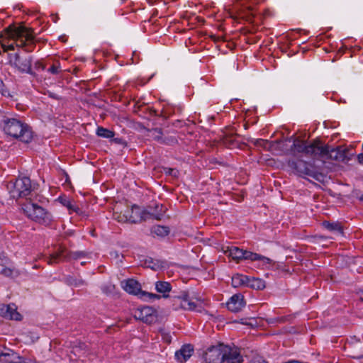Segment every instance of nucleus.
Here are the masks:
<instances>
[{
  "label": "nucleus",
  "mask_w": 363,
  "mask_h": 363,
  "mask_svg": "<svg viewBox=\"0 0 363 363\" xmlns=\"http://www.w3.org/2000/svg\"><path fill=\"white\" fill-rule=\"evenodd\" d=\"M0 55L14 50L15 47L23 48L26 52H32L35 46L33 30L24 26H9L0 35Z\"/></svg>",
  "instance_id": "1"
},
{
  "label": "nucleus",
  "mask_w": 363,
  "mask_h": 363,
  "mask_svg": "<svg viewBox=\"0 0 363 363\" xmlns=\"http://www.w3.org/2000/svg\"><path fill=\"white\" fill-rule=\"evenodd\" d=\"M4 130L7 135L25 143H30L33 137L30 128L15 118L9 119L5 122Z\"/></svg>",
  "instance_id": "2"
},
{
  "label": "nucleus",
  "mask_w": 363,
  "mask_h": 363,
  "mask_svg": "<svg viewBox=\"0 0 363 363\" xmlns=\"http://www.w3.org/2000/svg\"><path fill=\"white\" fill-rule=\"evenodd\" d=\"M22 210L29 219L40 225L48 226L53 221L50 212L30 201L22 205Z\"/></svg>",
  "instance_id": "3"
},
{
  "label": "nucleus",
  "mask_w": 363,
  "mask_h": 363,
  "mask_svg": "<svg viewBox=\"0 0 363 363\" xmlns=\"http://www.w3.org/2000/svg\"><path fill=\"white\" fill-rule=\"evenodd\" d=\"M224 253L233 260L239 262L240 260L261 261L264 264H270L272 260L257 253L240 249L235 246H228L224 250Z\"/></svg>",
  "instance_id": "4"
},
{
  "label": "nucleus",
  "mask_w": 363,
  "mask_h": 363,
  "mask_svg": "<svg viewBox=\"0 0 363 363\" xmlns=\"http://www.w3.org/2000/svg\"><path fill=\"white\" fill-rule=\"evenodd\" d=\"M319 140H314L311 144L307 145L305 141L296 138L294 140L290 151L294 156H297L301 153L316 160L317 155H320L319 154H321L323 151L319 147Z\"/></svg>",
  "instance_id": "5"
},
{
  "label": "nucleus",
  "mask_w": 363,
  "mask_h": 363,
  "mask_svg": "<svg viewBox=\"0 0 363 363\" xmlns=\"http://www.w3.org/2000/svg\"><path fill=\"white\" fill-rule=\"evenodd\" d=\"M164 212L165 210L163 209L162 206H161L160 212L157 213H150L147 210H142L138 206H133L131 208L128 206L125 208V213H128L129 222L134 223H139L150 218L161 220Z\"/></svg>",
  "instance_id": "6"
},
{
  "label": "nucleus",
  "mask_w": 363,
  "mask_h": 363,
  "mask_svg": "<svg viewBox=\"0 0 363 363\" xmlns=\"http://www.w3.org/2000/svg\"><path fill=\"white\" fill-rule=\"evenodd\" d=\"M7 188L11 196L14 199L26 197L31 191V182L28 177L18 178L15 182H10Z\"/></svg>",
  "instance_id": "7"
},
{
  "label": "nucleus",
  "mask_w": 363,
  "mask_h": 363,
  "mask_svg": "<svg viewBox=\"0 0 363 363\" xmlns=\"http://www.w3.org/2000/svg\"><path fill=\"white\" fill-rule=\"evenodd\" d=\"M121 286L128 294L138 296L145 301L159 299L160 298L157 294L142 291L140 284L133 279L121 281Z\"/></svg>",
  "instance_id": "8"
},
{
  "label": "nucleus",
  "mask_w": 363,
  "mask_h": 363,
  "mask_svg": "<svg viewBox=\"0 0 363 363\" xmlns=\"http://www.w3.org/2000/svg\"><path fill=\"white\" fill-rule=\"evenodd\" d=\"M319 147L322 149L323 152L317 155L316 160L325 161L328 159H333L335 160H343L345 157V149L342 147H337L336 148H330L328 146L323 145L320 142L319 143Z\"/></svg>",
  "instance_id": "9"
},
{
  "label": "nucleus",
  "mask_w": 363,
  "mask_h": 363,
  "mask_svg": "<svg viewBox=\"0 0 363 363\" xmlns=\"http://www.w3.org/2000/svg\"><path fill=\"white\" fill-rule=\"evenodd\" d=\"M288 166L294 173L299 175L314 176L313 166L302 160H289L288 161Z\"/></svg>",
  "instance_id": "10"
},
{
  "label": "nucleus",
  "mask_w": 363,
  "mask_h": 363,
  "mask_svg": "<svg viewBox=\"0 0 363 363\" xmlns=\"http://www.w3.org/2000/svg\"><path fill=\"white\" fill-rule=\"evenodd\" d=\"M225 353H223V344L213 346L207 350L204 354L206 363H223Z\"/></svg>",
  "instance_id": "11"
},
{
  "label": "nucleus",
  "mask_w": 363,
  "mask_h": 363,
  "mask_svg": "<svg viewBox=\"0 0 363 363\" xmlns=\"http://www.w3.org/2000/svg\"><path fill=\"white\" fill-rule=\"evenodd\" d=\"M67 257L69 259H77L81 257H85V252H74L67 254L65 249H60L58 252L47 257L46 259L48 264H53L63 260Z\"/></svg>",
  "instance_id": "12"
},
{
  "label": "nucleus",
  "mask_w": 363,
  "mask_h": 363,
  "mask_svg": "<svg viewBox=\"0 0 363 363\" xmlns=\"http://www.w3.org/2000/svg\"><path fill=\"white\" fill-rule=\"evenodd\" d=\"M134 316L136 319L147 323H152L156 320L155 311L149 306H144L137 309L135 311Z\"/></svg>",
  "instance_id": "13"
},
{
  "label": "nucleus",
  "mask_w": 363,
  "mask_h": 363,
  "mask_svg": "<svg viewBox=\"0 0 363 363\" xmlns=\"http://www.w3.org/2000/svg\"><path fill=\"white\" fill-rule=\"evenodd\" d=\"M0 315L5 318L21 320L22 315L17 311L15 304H2L0 306Z\"/></svg>",
  "instance_id": "14"
},
{
  "label": "nucleus",
  "mask_w": 363,
  "mask_h": 363,
  "mask_svg": "<svg viewBox=\"0 0 363 363\" xmlns=\"http://www.w3.org/2000/svg\"><path fill=\"white\" fill-rule=\"evenodd\" d=\"M223 353H225L223 362L241 363L242 362V357L236 347H230L223 345Z\"/></svg>",
  "instance_id": "15"
},
{
  "label": "nucleus",
  "mask_w": 363,
  "mask_h": 363,
  "mask_svg": "<svg viewBox=\"0 0 363 363\" xmlns=\"http://www.w3.org/2000/svg\"><path fill=\"white\" fill-rule=\"evenodd\" d=\"M246 303L244 300V296L241 294H234L229 301L227 302V308L229 311L237 313L240 311Z\"/></svg>",
  "instance_id": "16"
},
{
  "label": "nucleus",
  "mask_w": 363,
  "mask_h": 363,
  "mask_svg": "<svg viewBox=\"0 0 363 363\" xmlns=\"http://www.w3.org/2000/svg\"><path fill=\"white\" fill-rule=\"evenodd\" d=\"M174 302V305L179 306L184 310L199 311L196 302L193 300H190L186 294L175 297Z\"/></svg>",
  "instance_id": "17"
},
{
  "label": "nucleus",
  "mask_w": 363,
  "mask_h": 363,
  "mask_svg": "<svg viewBox=\"0 0 363 363\" xmlns=\"http://www.w3.org/2000/svg\"><path fill=\"white\" fill-rule=\"evenodd\" d=\"M194 352V347L191 345H184L179 351L176 352L175 357L180 362H186Z\"/></svg>",
  "instance_id": "18"
},
{
  "label": "nucleus",
  "mask_w": 363,
  "mask_h": 363,
  "mask_svg": "<svg viewBox=\"0 0 363 363\" xmlns=\"http://www.w3.org/2000/svg\"><path fill=\"white\" fill-rule=\"evenodd\" d=\"M18 68L23 72L30 73L31 71V59L30 57L21 59L18 57L16 62Z\"/></svg>",
  "instance_id": "19"
},
{
  "label": "nucleus",
  "mask_w": 363,
  "mask_h": 363,
  "mask_svg": "<svg viewBox=\"0 0 363 363\" xmlns=\"http://www.w3.org/2000/svg\"><path fill=\"white\" fill-rule=\"evenodd\" d=\"M253 143L257 147H262L266 150H273L274 147L279 144V142H269L264 139H256L253 141Z\"/></svg>",
  "instance_id": "20"
},
{
  "label": "nucleus",
  "mask_w": 363,
  "mask_h": 363,
  "mask_svg": "<svg viewBox=\"0 0 363 363\" xmlns=\"http://www.w3.org/2000/svg\"><path fill=\"white\" fill-rule=\"evenodd\" d=\"M58 199L60 202L69 211V213L72 212H76L77 213H80L79 208L74 204L67 197H60Z\"/></svg>",
  "instance_id": "21"
},
{
  "label": "nucleus",
  "mask_w": 363,
  "mask_h": 363,
  "mask_svg": "<svg viewBox=\"0 0 363 363\" xmlns=\"http://www.w3.org/2000/svg\"><path fill=\"white\" fill-rule=\"evenodd\" d=\"M248 279L249 278L245 275L237 274L232 277L231 284L235 288L247 285Z\"/></svg>",
  "instance_id": "22"
},
{
  "label": "nucleus",
  "mask_w": 363,
  "mask_h": 363,
  "mask_svg": "<svg viewBox=\"0 0 363 363\" xmlns=\"http://www.w3.org/2000/svg\"><path fill=\"white\" fill-rule=\"evenodd\" d=\"M155 288L157 292L163 294V297H167L165 294L169 293L172 288L171 285L167 281H157L155 284Z\"/></svg>",
  "instance_id": "23"
},
{
  "label": "nucleus",
  "mask_w": 363,
  "mask_h": 363,
  "mask_svg": "<svg viewBox=\"0 0 363 363\" xmlns=\"http://www.w3.org/2000/svg\"><path fill=\"white\" fill-rule=\"evenodd\" d=\"M235 137V134L233 133L225 134L222 139L223 143L230 148L236 147L238 145V143L236 142Z\"/></svg>",
  "instance_id": "24"
},
{
  "label": "nucleus",
  "mask_w": 363,
  "mask_h": 363,
  "mask_svg": "<svg viewBox=\"0 0 363 363\" xmlns=\"http://www.w3.org/2000/svg\"><path fill=\"white\" fill-rule=\"evenodd\" d=\"M323 225L326 229L330 231L337 232L339 234L342 233V228L339 223H330L325 221L323 223Z\"/></svg>",
  "instance_id": "25"
},
{
  "label": "nucleus",
  "mask_w": 363,
  "mask_h": 363,
  "mask_svg": "<svg viewBox=\"0 0 363 363\" xmlns=\"http://www.w3.org/2000/svg\"><path fill=\"white\" fill-rule=\"evenodd\" d=\"M247 285L259 290L265 287L264 281L257 278L248 279Z\"/></svg>",
  "instance_id": "26"
},
{
  "label": "nucleus",
  "mask_w": 363,
  "mask_h": 363,
  "mask_svg": "<svg viewBox=\"0 0 363 363\" xmlns=\"http://www.w3.org/2000/svg\"><path fill=\"white\" fill-rule=\"evenodd\" d=\"M113 218L120 223L129 222L128 213H125V208L123 211H115L113 214Z\"/></svg>",
  "instance_id": "27"
},
{
  "label": "nucleus",
  "mask_w": 363,
  "mask_h": 363,
  "mask_svg": "<svg viewBox=\"0 0 363 363\" xmlns=\"http://www.w3.org/2000/svg\"><path fill=\"white\" fill-rule=\"evenodd\" d=\"M96 134L98 136L104 138H111L115 135L114 132L103 127H99L97 128Z\"/></svg>",
  "instance_id": "28"
},
{
  "label": "nucleus",
  "mask_w": 363,
  "mask_h": 363,
  "mask_svg": "<svg viewBox=\"0 0 363 363\" xmlns=\"http://www.w3.org/2000/svg\"><path fill=\"white\" fill-rule=\"evenodd\" d=\"M152 232L158 236H165L169 234V228L165 226L157 225L152 229Z\"/></svg>",
  "instance_id": "29"
},
{
  "label": "nucleus",
  "mask_w": 363,
  "mask_h": 363,
  "mask_svg": "<svg viewBox=\"0 0 363 363\" xmlns=\"http://www.w3.org/2000/svg\"><path fill=\"white\" fill-rule=\"evenodd\" d=\"M48 72L52 74H57L62 72L60 65L59 62L54 63L48 69Z\"/></svg>",
  "instance_id": "30"
},
{
  "label": "nucleus",
  "mask_w": 363,
  "mask_h": 363,
  "mask_svg": "<svg viewBox=\"0 0 363 363\" xmlns=\"http://www.w3.org/2000/svg\"><path fill=\"white\" fill-rule=\"evenodd\" d=\"M115 289V286L111 283H108L101 286V290L103 293L106 294H110L113 292Z\"/></svg>",
  "instance_id": "31"
},
{
  "label": "nucleus",
  "mask_w": 363,
  "mask_h": 363,
  "mask_svg": "<svg viewBox=\"0 0 363 363\" xmlns=\"http://www.w3.org/2000/svg\"><path fill=\"white\" fill-rule=\"evenodd\" d=\"M164 170H165L166 174L172 175L174 177H177V175H178V171L175 169L166 168Z\"/></svg>",
  "instance_id": "32"
},
{
  "label": "nucleus",
  "mask_w": 363,
  "mask_h": 363,
  "mask_svg": "<svg viewBox=\"0 0 363 363\" xmlns=\"http://www.w3.org/2000/svg\"><path fill=\"white\" fill-rule=\"evenodd\" d=\"M85 284V281L82 279H79L77 281L75 282L74 285L76 286H82V285H84Z\"/></svg>",
  "instance_id": "33"
},
{
  "label": "nucleus",
  "mask_w": 363,
  "mask_h": 363,
  "mask_svg": "<svg viewBox=\"0 0 363 363\" xmlns=\"http://www.w3.org/2000/svg\"><path fill=\"white\" fill-rule=\"evenodd\" d=\"M357 159H358V162L360 164H363V153L358 155Z\"/></svg>",
  "instance_id": "34"
},
{
  "label": "nucleus",
  "mask_w": 363,
  "mask_h": 363,
  "mask_svg": "<svg viewBox=\"0 0 363 363\" xmlns=\"http://www.w3.org/2000/svg\"><path fill=\"white\" fill-rule=\"evenodd\" d=\"M23 363H36L35 360L29 359L28 361H24Z\"/></svg>",
  "instance_id": "35"
},
{
  "label": "nucleus",
  "mask_w": 363,
  "mask_h": 363,
  "mask_svg": "<svg viewBox=\"0 0 363 363\" xmlns=\"http://www.w3.org/2000/svg\"><path fill=\"white\" fill-rule=\"evenodd\" d=\"M164 339H165V340H166L167 342H170V340L169 339V337H164Z\"/></svg>",
  "instance_id": "36"
},
{
  "label": "nucleus",
  "mask_w": 363,
  "mask_h": 363,
  "mask_svg": "<svg viewBox=\"0 0 363 363\" xmlns=\"http://www.w3.org/2000/svg\"><path fill=\"white\" fill-rule=\"evenodd\" d=\"M7 355H9V354H7V353H2L1 354V356H7Z\"/></svg>",
  "instance_id": "37"
},
{
  "label": "nucleus",
  "mask_w": 363,
  "mask_h": 363,
  "mask_svg": "<svg viewBox=\"0 0 363 363\" xmlns=\"http://www.w3.org/2000/svg\"><path fill=\"white\" fill-rule=\"evenodd\" d=\"M56 18H57V16H55L53 17L54 21H56Z\"/></svg>",
  "instance_id": "38"
},
{
  "label": "nucleus",
  "mask_w": 363,
  "mask_h": 363,
  "mask_svg": "<svg viewBox=\"0 0 363 363\" xmlns=\"http://www.w3.org/2000/svg\"><path fill=\"white\" fill-rule=\"evenodd\" d=\"M56 18H57V16H55L53 17L54 21H56Z\"/></svg>",
  "instance_id": "39"
},
{
  "label": "nucleus",
  "mask_w": 363,
  "mask_h": 363,
  "mask_svg": "<svg viewBox=\"0 0 363 363\" xmlns=\"http://www.w3.org/2000/svg\"><path fill=\"white\" fill-rule=\"evenodd\" d=\"M56 18H57V16H55L53 17L54 21H56Z\"/></svg>",
  "instance_id": "40"
},
{
  "label": "nucleus",
  "mask_w": 363,
  "mask_h": 363,
  "mask_svg": "<svg viewBox=\"0 0 363 363\" xmlns=\"http://www.w3.org/2000/svg\"><path fill=\"white\" fill-rule=\"evenodd\" d=\"M359 199L363 202V195L359 198Z\"/></svg>",
  "instance_id": "41"
}]
</instances>
